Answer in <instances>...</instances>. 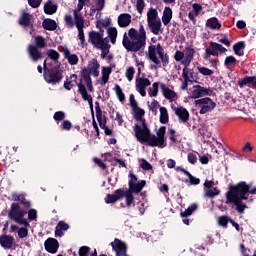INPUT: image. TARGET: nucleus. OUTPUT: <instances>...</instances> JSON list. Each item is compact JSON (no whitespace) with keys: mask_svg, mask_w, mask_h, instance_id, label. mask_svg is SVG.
<instances>
[{"mask_svg":"<svg viewBox=\"0 0 256 256\" xmlns=\"http://www.w3.org/2000/svg\"><path fill=\"white\" fill-rule=\"evenodd\" d=\"M234 53L235 55H238L239 57H243L245 55V52H243V49H245V42L240 41L233 45Z\"/></svg>","mask_w":256,"mask_h":256,"instance_id":"nucleus-38","label":"nucleus"},{"mask_svg":"<svg viewBox=\"0 0 256 256\" xmlns=\"http://www.w3.org/2000/svg\"><path fill=\"white\" fill-rule=\"evenodd\" d=\"M90 251H91V248H89L88 246H81L78 250V255L89 256Z\"/></svg>","mask_w":256,"mask_h":256,"instance_id":"nucleus-58","label":"nucleus"},{"mask_svg":"<svg viewBox=\"0 0 256 256\" xmlns=\"http://www.w3.org/2000/svg\"><path fill=\"white\" fill-rule=\"evenodd\" d=\"M134 137H136L139 143H147L149 147H159L163 149L167 147V142L165 141V133L167 127L161 126L155 134H151V130L147 124H143V127L139 124L133 126Z\"/></svg>","mask_w":256,"mask_h":256,"instance_id":"nucleus-2","label":"nucleus"},{"mask_svg":"<svg viewBox=\"0 0 256 256\" xmlns=\"http://www.w3.org/2000/svg\"><path fill=\"white\" fill-rule=\"evenodd\" d=\"M74 22L77 29L85 28V20L83 19V14L78 13L77 10L73 11Z\"/></svg>","mask_w":256,"mask_h":256,"instance_id":"nucleus-32","label":"nucleus"},{"mask_svg":"<svg viewBox=\"0 0 256 256\" xmlns=\"http://www.w3.org/2000/svg\"><path fill=\"white\" fill-rule=\"evenodd\" d=\"M96 119L99 123L100 129H105L107 127V117L104 116L103 118V114H101L100 116H96Z\"/></svg>","mask_w":256,"mask_h":256,"instance_id":"nucleus-53","label":"nucleus"},{"mask_svg":"<svg viewBox=\"0 0 256 256\" xmlns=\"http://www.w3.org/2000/svg\"><path fill=\"white\" fill-rule=\"evenodd\" d=\"M198 71H199V73H201V75H204L207 77H211V75H213V70H211L207 67H198Z\"/></svg>","mask_w":256,"mask_h":256,"instance_id":"nucleus-55","label":"nucleus"},{"mask_svg":"<svg viewBox=\"0 0 256 256\" xmlns=\"http://www.w3.org/2000/svg\"><path fill=\"white\" fill-rule=\"evenodd\" d=\"M24 217L25 214H22L21 216L14 220L15 223H18V225H24V228L30 227L31 225L27 222V219H25Z\"/></svg>","mask_w":256,"mask_h":256,"instance_id":"nucleus-52","label":"nucleus"},{"mask_svg":"<svg viewBox=\"0 0 256 256\" xmlns=\"http://www.w3.org/2000/svg\"><path fill=\"white\" fill-rule=\"evenodd\" d=\"M149 97H157L159 95V82H154L152 88L148 89Z\"/></svg>","mask_w":256,"mask_h":256,"instance_id":"nucleus-48","label":"nucleus"},{"mask_svg":"<svg viewBox=\"0 0 256 256\" xmlns=\"http://www.w3.org/2000/svg\"><path fill=\"white\" fill-rule=\"evenodd\" d=\"M133 193H135V191L123 189V198L125 197L126 207H131V205L135 203V197L133 196Z\"/></svg>","mask_w":256,"mask_h":256,"instance_id":"nucleus-27","label":"nucleus"},{"mask_svg":"<svg viewBox=\"0 0 256 256\" xmlns=\"http://www.w3.org/2000/svg\"><path fill=\"white\" fill-rule=\"evenodd\" d=\"M129 182H128V190L134 191L135 193H141L143 191V187L147 185V181L141 180L140 182H137V176L133 173L129 174Z\"/></svg>","mask_w":256,"mask_h":256,"instance_id":"nucleus-9","label":"nucleus"},{"mask_svg":"<svg viewBox=\"0 0 256 256\" xmlns=\"http://www.w3.org/2000/svg\"><path fill=\"white\" fill-rule=\"evenodd\" d=\"M47 55H48L49 59H51L52 61H59V57H61L59 52H57V50H55V49L48 50Z\"/></svg>","mask_w":256,"mask_h":256,"instance_id":"nucleus-50","label":"nucleus"},{"mask_svg":"<svg viewBox=\"0 0 256 256\" xmlns=\"http://www.w3.org/2000/svg\"><path fill=\"white\" fill-rule=\"evenodd\" d=\"M175 115L178 117L180 123H187L189 121V111L183 107H172Z\"/></svg>","mask_w":256,"mask_h":256,"instance_id":"nucleus-18","label":"nucleus"},{"mask_svg":"<svg viewBox=\"0 0 256 256\" xmlns=\"http://www.w3.org/2000/svg\"><path fill=\"white\" fill-rule=\"evenodd\" d=\"M99 67H101V65L97 62V59H92L88 64L90 75L92 74L93 77H99Z\"/></svg>","mask_w":256,"mask_h":256,"instance_id":"nucleus-26","label":"nucleus"},{"mask_svg":"<svg viewBox=\"0 0 256 256\" xmlns=\"http://www.w3.org/2000/svg\"><path fill=\"white\" fill-rule=\"evenodd\" d=\"M97 49H101V59H105V57H107V55H109V50L111 49V45L104 43L102 46H99Z\"/></svg>","mask_w":256,"mask_h":256,"instance_id":"nucleus-49","label":"nucleus"},{"mask_svg":"<svg viewBox=\"0 0 256 256\" xmlns=\"http://www.w3.org/2000/svg\"><path fill=\"white\" fill-rule=\"evenodd\" d=\"M213 90L203 87L201 85H194L190 95V99H201V97L211 96Z\"/></svg>","mask_w":256,"mask_h":256,"instance_id":"nucleus-11","label":"nucleus"},{"mask_svg":"<svg viewBox=\"0 0 256 256\" xmlns=\"http://www.w3.org/2000/svg\"><path fill=\"white\" fill-rule=\"evenodd\" d=\"M123 195V188H119L114 191V194H107L105 197V203H107V205L117 203V201H121V199H123Z\"/></svg>","mask_w":256,"mask_h":256,"instance_id":"nucleus-17","label":"nucleus"},{"mask_svg":"<svg viewBox=\"0 0 256 256\" xmlns=\"http://www.w3.org/2000/svg\"><path fill=\"white\" fill-rule=\"evenodd\" d=\"M59 51L63 53L64 59H67L69 65H77L79 63V56L77 54H71L69 48L60 46Z\"/></svg>","mask_w":256,"mask_h":256,"instance_id":"nucleus-14","label":"nucleus"},{"mask_svg":"<svg viewBox=\"0 0 256 256\" xmlns=\"http://www.w3.org/2000/svg\"><path fill=\"white\" fill-rule=\"evenodd\" d=\"M53 119L57 123H59V121H63L65 119V112H63V111L55 112L54 115H53Z\"/></svg>","mask_w":256,"mask_h":256,"instance_id":"nucleus-56","label":"nucleus"},{"mask_svg":"<svg viewBox=\"0 0 256 256\" xmlns=\"http://www.w3.org/2000/svg\"><path fill=\"white\" fill-rule=\"evenodd\" d=\"M64 21H65L66 27H68V29H73V27H75V22L73 21V16L66 15L64 18Z\"/></svg>","mask_w":256,"mask_h":256,"instance_id":"nucleus-54","label":"nucleus"},{"mask_svg":"<svg viewBox=\"0 0 256 256\" xmlns=\"http://www.w3.org/2000/svg\"><path fill=\"white\" fill-rule=\"evenodd\" d=\"M88 41L94 47H96V49L101 47L104 43H107V42H105V40H103L102 34H100L99 32H95V31L89 32Z\"/></svg>","mask_w":256,"mask_h":256,"instance_id":"nucleus-13","label":"nucleus"},{"mask_svg":"<svg viewBox=\"0 0 256 256\" xmlns=\"http://www.w3.org/2000/svg\"><path fill=\"white\" fill-rule=\"evenodd\" d=\"M118 25L119 27H129L131 25V16L130 14L123 13L118 16Z\"/></svg>","mask_w":256,"mask_h":256,"instance_id":"nucleus-24","label":"nucleus"},{"mask_svg":"<svg viewBox=\"0 0 256 256\" xmlns=\"http://www.w3.org/2000/svg\"><path fill=\"white\" fill-rule=\"evenodd\" d=\"M29 235V230L25 227H21L18 229V237L19 239H25Z\"/></svg>","mask_w":256,"mask_h":256,"instance_id":"nucleus-60","label":"nucleus"},{"mask_svg":"<svg viewBox=\"0 0 256 256\" xmlns=\"http://www.w3.org/2000/svg\"><path fill=\"white\" fill-rule=\"evenodd\" d=\"M136 9H137L138 13H140V15L143 14V9H145V1L137 0Z\"/></svg>","mask_w":256,"mask_h":256,"instance_id":"nucleus-62","label":"nucleus"},{"mask_svg":"<svg viewBox=\"0 0 256 256\" xmlns=\"http://www.w3.org/2000/svg\"><path fill=\"white\" fill-rule=\"evenodd\" d=\"M22 215H27V212L25 210L21 209V206H19V203H12L10 210L8 212V217H10V219L15 221Z\"/></svg>","mask_w":256,"mask_h":256,"instance_id":"nucleus-12","label":"nucleus"},{"mask_svg":"<svg viewBox=\"0 0 256 256\" xmlns=\"http://www.w3.org/2000/svg\"><path fill=\"white\" fill-rule=\"evenodd\" d=\"M148 59L155 64L151 67L152 69L161 67V63L163 67L169 65V54L165 53V49L161 46V43H158L156 46L150 45L148 47Z\"/></svg>","mask_w":256,"mask_h":256,"instance_id":"nucleus-4","label":"nucleus"},{"mask_svg":"<svg viewBox=\"0 0 256 256\" xmlns=\"http://www.w3.org/2000/svg\"><path fill=\"white\" fill-rule=\"evenodd\" d=\"M182 78L184 79V82L181 85V89L182 91H185L187 90V87H189V83H193V80L189 79V68H183Z\"/></svg>","mask_w":256,"mask_h":256,"instance_id":"nucleus-30","label":"nucleus"},{"mask_svg":"<svg viewBox=\"0 0 256 256\" xmlns=\"http://www.w3.org/2000/svg\"><path fill=\"white\" fill-rule=\"evenodd\" d=\"M110 245L112 247V251L115 252V256H130L127 254V244L119 238H115Z\"/></svg>","mask_w":256,"mask_h":256,"instance_id":"nucleus-10","label":"nucleus"},{"mask_svg":"<svg viewBox=\"0 0 256 256\" xmlns=\"http://www.w3.org/2000/svg\"><path fill=\"white\" fill-rule=\"evenodd\" d=\"M227 48L223 47V45L217 43V42H210V45L208 48H206L205 53L203 54V59L205 61H209L211 59V55L213 57H219V53H226Z\"/></svg>","mask_w":256,"mask_h":256,"instance_id":"nucleus-8","label":"nucleus"},{"mask_svg":"<svg viewBox=\"0 0 256 256\" xmlns=\"http://www.w3.org/2000/svg\"><path fill=\"white\" fill-rule=\"evenodd\" d=\"M113 69L111 67H102L101 85H107L109 82V75H111Z\"/></svg>","mask_w":256,"mask_h":256,"instance_id":"nucleus-33","label":"nucleus"},{"mask_svg":"<svg viewBox=\"0 0 256 256\" xmlns=\"http://www.w3.org/2000/svg\"><path fill=\"white\" fill-rule=\"evenodd\" d=\"M184 55L185 58L182 61V65L189 67V65H191V61H193V58L195 57V48H193V46H186L184 49Z\"/></svg>","mask_w":256,"mask_h":256,"instance_id":"nucleus-19","label":"nucleus"},{"mask_svg":"<svg viewBox=\"0 0 256 256\" xmlns=\"http://www.w3.org/2000/svg\"><path fill=\"white\" fill-rule=\"evenodd\" d=\"M149 110L152 111L153 113H157V109L161 107V104H159V101L153 100L152 103L148 106Z\"/></svg>","mask_w":256,"mask_h":256,"instance_id":"nucleus-61","label":"nucleus"},{"mask_svg":"<svg viewBox=\"0 0 256 256\" xmlns=\"http://www.w3.org/2000/svg\"><path fill=\"white\" fill-rule=\"evenodd\" d=\"M44 80L50 85H57L63 80V70L60 65L50 68L47 73L43 74Z\"/></svg>","mask_w":256,"mask_h":256,"instance_id":"nucleus-6","label":"nucleus"},{"mask_svg":"<svg viewBox=\"0 0 256 256\" xmlns=\"http://www.w3.org/2000/svg\"><path fill=\"white\" fill-rule=\"evenodd\" d=\"M171 19H173V10L171 7H165L162 15V23L163 25H169L171 23Z\"/></svg>","mask_w":256,"mask_h":256,"instance_id":"nucleus-25","label":"nucleus"},{"mask_svg":"<svg viewBox=\"0 0 256 256\" xmlns=\"http://www.w3.org/2000/svg\"><path fill=\"white\" fill-rule=\"evenodd\" d=\"M151 85V80L149 78H137L136 88L147 89Z\"/></svg>","mask_w":256,"mask_h":256,"instance_id":"nucleus-41","label":"nucleus"},{"mask_svg":"<svg viewBox=\"0 0 256 256\" xmlns=\"http://www.w3.org/2000/svg\"><path fill=\"white\" fill-rule=\"evenodd\" d=\"M247 193L256 195V187L251 188V185L247 184L245 181L239 182L236 185H231L226 192V203H233L236 207V211L241 215L245 213V209H247V204L243 203V201L249 199Z\"/></svg>","mask_w":256,"mask_h":256,"instance_id":"nucleus-1","label":"nucleus"},{"mask_svg":"<svg viewBox=\"0 0 256 256\" xmlns=\"http://www.w3.org/2000/svg\"><path fill=\"white\" fill-rule=\"evenodd\" d=\"M44 13L46 15H55L57 13V5L53 4L51 0H48L44 5Z\"/></svg>","mask_w":256,"mask_h":256,"instance_id":"nucleus-31","label":"nucleus"},{"mask_svg":"<svg viewBox=\"0 0 256 256\" xmlns=\"http://www.w3.org/2000/svg\"><path fill=\"white\" fill-rule=\"evenodd\" d=\"M80 77H81L80 83H83V80L85 81V83L92 81L91 80V70L89 69V66L81 69Z\"/></svg>","mask_w":256,"mask_h":256,"instance_id":"nucleus-35","label":"nucleus"},{"mask_svg":"<svg viewBox=\"0 0 256 256\" xmlns=\"http://www.w3.org/2000/svg\"><path fill=\"white\" fill-rule=\"evenodd\" d=\"M15 201H20V203L22 205H24V207H26L27 209H29V207H31V202H29L25 198V195H23V194H19V196H17V198H15Z\"/></svg>","mask_w":256,"mask_h":256,"instance_id":"nucleus-51","label":"nucleus"},{"mask_svg":"<svg viewBox=\"0 0 256 256\" xmlns=\"http://www.w3.org/2000/svg\"><path fill=\"white\" fill-rule=\"evenodd\" d=\"M15 243V237L12 235L2 234L0 236V246L3 249H13Z\"/></svg>","mask_w":256,"mask_h":256,"instance_id":"nucleus-16","label":"nucleus"},{"mask_svg":"<svg viewBox=\"0 0 256 256\" xmlns=\"http://www.w3.org/2000/svg\"><path fill=\"white\" fill-rule=\"evenodd\" d=\"M231 221L232 219L227 215L220 216L218 218V225H220V227H223L224 229H227V226L229 225V223H231Z\"/></svg>","mask_w":256,"mask_h":256,"instance_id":"nucleus-46","label":"nucleus"},{"mask_svg":"<svg viewBox=\"0 0 256 256\" xmlns=\"http://www.w3.org/2000/svg\"><path fill=\"white\" fill-rule=\"evenodd\" d=\"M34 43L30 44L27 48V53L29 59L33 61V63H37V61H40V59L43 58V53L41 52V49H45L47 47V42L45 41V38L43 36H36L34 38Z\"/></svg>","mask_w":256,"mask_h":256,"instance_id":"nucleus-5","label":"nucleus"},{"mask_svg":"<svg viewBox=\"0 0 256 256\" xmlns=\"http://www.w3.org/2000/svg\"><path fill=\"white\" fill-rule=\"evenodd\" d=\"M42 27L45 31H55L57 29V22L53 19L46 18L42 22Z\"/></svg>","mask_w":256,"mask_h":256,"instance_id":"nucleus-29","label":"nucleus"},{"mask_svg":"<svg viewBox=\"0 0 256 256\" xmlns=\"http://www.w3.org/2000/svg\"><path fill=\"white\" fill-rule=\"evenodd\" d=\"M107 35L110 39V43H112V45H115V43H117V28L115 27L108 28Z\"/></svg>","mask_w":256,"mask_h":256,"instance_id":"nucleus-42","label":"nucleus"},{"mask_svg":"<svg viewBox=\"0 0 256 256\" xmlns=\"http://www.w3.org/2000/svg\"><path fill=\"white\" fill-rule=\"evenodd\" d=\"M78 91L83 99V101H91L93 100V97H91V94L87 92V87L84 86L83 82L78 83Z\"/></svg>","mask_w":256,"mask_h":256,"instance_id":"nucleus-28","label":"nucleus"},{"mask_svg":"<svg viewBox=\"0 0 256 256\" xmlns=\"http://www.w3.org/2000/svg\"><path fill=\"white\" fill-rule=\"evenodd\" d=\"M60 127H61L62 131H71L73 124L69 120H64Z\"/></svg>","mask_w":256,"mask_h":256,"instance_id":"nucleus-59","label":"nucleus"},{"mask_svg":"<svg viewBox=\"0 0 256 256\" xmlns=\"http://www.w3.org/2000/svg\"><path fill=\"white\" fill-rule=\"evenodd\" d=\"M44 248L48 253H51L52 255H55L57 251H59V241L55 238H48L44 242Z\"/></svg>","mask_w":256,"mask_h":256,"instance_id":"nucleus-15","label":"nucleus"},{"mask_svg":"<svg viewBox=\"0 0 256 256\" xmlns=\"http://www.w3.org/2000/svg\"><path fill=\"white\" fill-rule=\"evenodd\" d=\"M157 17H159V12H157V9L150 8L147 12V23H151L153 21H159Z\"/></svg>","mask_w":256,"mask_h":256,"instance_id":"nucleus-39","label":"nucleus"},{"mask_svg":"<svg viewBox=\"0 0 256 256\" xmlns=\"http://www.w3.org/2000/svg\"><path fill=\"white\" fill-rule=\"evenodd\" d=\"M185 183H189V185H199V183H201V179L192 176L189 180H185Z\"/></svg>","mask_w":256,"mask_h":256,"instance_id":"nucleus-64","label":"nucleus"},{"mask_svg":"<svg viewBox=\"0 0 256 256\" xmlns=\"http://www.w3.org/2000/svg\"><path fill=\"white\" fill-rule=\"evenodd\" d=\"M148 23V27L151 31V33H153V35H159V33H161V27L163 26V24H161V20H155L152 22H147Z\"/></svg>","mask_w":256,"mask_h":256,"instance_id":"nucleus-23","label":"nucleus"},{"mask_svg":"<svg viewBox=\"0 0 256 256\" xmlns=\"http://www.w3.org/2000/svg\"><path fill=\"white\" fill-rule=\"evenodd\" d=\"M253 81H255V76H245L238 81V85L241 89H243L245 85H253Z\"/></svg>","mask_w":256,"mask_h":256,"instance_id":"nucleus-43","label":"nucleus"},{"mask_svg":"<svg viewBox=\"0 0 256 256\" xmlns=\"http://www.w3.org/2000/svg\"><path fill=\"white\" fill-rule=\"evenodd\" d=\"M128 37L127 33H125L122 40V45L126 51L131 53H139V51L143 53L145 51V47H147V31L143 23L139 24L138 30L130 28Z\"/></svg>","mask_w":256,"mask_h":256,"instance_id":"nucleus-3","label":"nucleus"},{"mask_svg":"<svg viewBox=\"0 0 256 256\" xmlns=\"http://www.w3.org/2000/svg\"><path fill=\"white\" fill-rule=\"evenodd\" d=\"M194 105L196 109H200L199 113L200 115H205L206 113H211L213 109L217 107V103L213 101L209 97L201 98L194 101Z\"/></svg>","mask_w":256,"mask_h":256,"instance_id":"nucleus-7","label":"nucleus"},{"mask_svg":"<svg viewBox=\"0 0 256 256\" xmlns=\"http://www.w3.org/2000/svg\"><path fill=\"white\" fill-rule=\"evenodd\" d=\"M159 121L162 125H167V123H169V112L167 111V108L163 106L160 107Z\"/></svg>","mask_w":256,"mask_h":256,"instance_id":"nucleus-36","label":"nucleus"},{"mask_svg":"<svg viewBox=\"0 0 256 256\" xmlns=\"http://www.w3.org/2000/svg\"><path fill=\"white\" fill-rule=\"evenodd\" d=\"M63 231H69V224L65 221H59L55 227V237H63L65 235Z\"/></svg>","mask_w":256,"mask_h":256,"instance_id":"nucleus-22","label":"nucleus"},{"mask_svg":"<svg viewBox=\"0 0 256 256\" xmlns=\"http://www.w3.org/2000/svg\"><path fill=\"white\" fill-rule=\"evenodd\" d=\"M134 75H135V68L133 66L126 69V79L128 81H133Z\"/></svg>","mask_w":256,"mask_h":256,"instance_id":"nucleus-57","label":"nucleus"},{"mask_svg":"<svg viewBox=\"0 0 256 256\" xmlns=\"http://www.w3.org/2000/svg\"><path fill=\"white\" fill-rule=\"evenodd\" d=\"M32 15L24 12L19 19V25H22V27H29V25H31V19H32Z\"/></svg>","mask_w":256,"mask_h":256,"instance_id":"nucleus-34","label":"nucleus"},{"mask_svg":"<svg viewBox=\"0 0 256 256\" xmlns=\"http://www.w3.org/2000/svg\"><path fill=\"white\" fill-rule=\"evenodd\" d=\"M204 191V197H206L207 199H213V197H217V195L221 193V191L217 187H214L213 189L208 188L205 189Z\"/></svg>","mask_w":256,"mask_h":256,"instance_id":"nucleus-40","label":"nucleus"},{"mask_svg":"<svg viewBox=\"0 0 256 256\" xmlns=\"http://www.w3.org/2000/svg\"><path fill=\"white\" fill-rule=\"evenodd\" d=\"M197 209V204L192 203L185 211L180 213L181 217H191L193 213H195V210Z\"/></svg>","mask_w":256,"mask_h":256,"instance_id":"nucleus-45","label":"nucleus"},{"mask_svg":"<svg viewBox=\"0 0 256 256\" xmlns=\"http://www.w3.org/2000/svg\"><path fill=\"white\" fill-rule=\"evenodd\" d=\"M28 219L29 221H37V210L30 209L28 211Z\"/></svg>","mask_w":256,"mask_h":256,"instance_id":"nucleus-63","label":"nucleus"},{"mask_svg":"<svg viewBox=\"0 0 256 256\" xmlns=\"http://www.w3.org/2000/svg\"><path fill=\"white\" fill-rule=\"evenodd\" d=\"M114 91L120 103H123L125 101V93H123V89H121V86H119V84H115Z\"/></svg>","mask_w":256,"mask_h":256,"instance_id":"nucleus-47","label":"nucleus"},{"mask_svg":"<svg viewBox=\"0 0 256 256\" xmlns=\"http://www.w3.org/2000/svg\"><path fill=\"white\" fill-rule=\"evenodd\" d=\"M160 89H162V95H164L165 99H168L169 101H175V99H177V93L167 87L164 83L160 84Z\"/></svg>","mask_w":256,"mask_h":256,"instance_id":"nucleus-20","label":"nucleus"},{"mask_svg":"<svg viewBox=\"0 0 256 256\" xmlns=\"http://www.w3.org/2000/svg\"><path fill=\"white\" fill-rule=\"evenodd\" d=\"M206 27L209 29H221V23L219 22V19L217 17H212L207 20Z\"/></svg>","mask_w":256,"mask_h":256,"instance_id":"nucleus-37","label":"nucleus"},{"mask_svg":"<svg viewBox=\"0 0 256 256\" xmlns=\"http://www.w3.org/2000/svg\"><path fill=\"white\" fill-rule=\"evenodd\" d=\"M132 111H133L134 119L136 121H141L142 122L141 127H143V125H147V122L145 121V118H143V117H145V110H143L142 108L137 106L136 108H133Z\"/></svg>","mask_w":256,"mask_h":256,"instance_id":"nucleus-21","label":"nucleus"},{"mask_svg":"<svg viewBox=\"0 0 256 256\" xmlns=\"http://www.w3.org/2000/svg\"><path fill=\"white\" fill-rule=\"evenodd\" d=\"M224 65L227 69H233L237 65V59L234 56H227L224 60Z\"/></svg>","mask_w":256,"mask_h":256,"instance_id":"nucleus-44","label":"nucleus"}]
</instances>
